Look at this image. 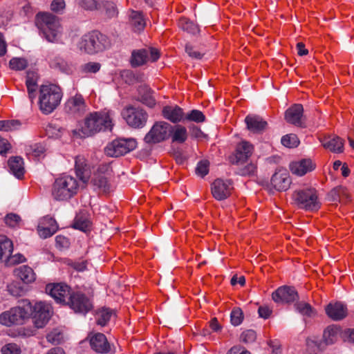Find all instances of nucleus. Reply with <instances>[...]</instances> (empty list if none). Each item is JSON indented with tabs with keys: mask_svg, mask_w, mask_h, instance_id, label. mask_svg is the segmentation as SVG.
Here are the masks:
<instances>
[{
	"mask_svg": "<svg viewBox=\"0 0 354 354\" xmlns=\"http://www.w3.org/2000/svg\"><path fill=\"white\" fill-rule=\"evenodd\" d=\"M113 111L106 109L90 113L79 130L80 136L85 138L101 131L111 130L113 127Z\"/></svg>",
	"mask_w": 354,
	"mask_h": 354,
	"instance_id": "f257e3e1",
	"label": "nucleus"
},
{
	"mask_svg": "<svg viewBox=\"0 0 354 354\" xmlns=\"http://www.w3.org/2000/svg\"><path fill=\"white\" fill-rule=\"evenodd\" d=\"M110 38L98 30H92L84 34L79 42L82 52L88 55H95L111 47Z\"/></svg>",
	"mask_w": 354,
	"mask_h": 354,
	"instance_id": "f03ea898",
	"label": "nucleus"
},
{
	"mask_svg": "<svg viewBox=\"0 0 354 354\" xmlns=\"http://www.w3.org/2000/svg\"><path fill=\"white\" fill-rule=\"evenodd\" d=\"M62 92L59 86L50 84L41 85L39 88V105L44 114L52 113L60 104Z\"/></svg>",
	"mask_w": 354,
	"mask_h": 354,
	"instance_id": "7ed1b4c3",
	"label": "nucleus"
},
{
	"mask_svg": "<svg viewBox=\"0 0 354 354\" xmlns=\"http://www.w3.org/2000/svg\"><path fill=\"white\" fill-rule=\"evenodd\" d=\"M31 302L28 299L19 301L17 306L0 315V324L6 326L24 324L30 317Z\"/></svg>",
	"mask_w": 354,
	"mask_h": 354,
	"instance_id": "20e7f679",
	"label": "nucleus"
},
{
	"mask_svg": "<svg viewBox=\"0 0 354 354\" xmlns=\"http://www.w3.org/2000/svg\"><path fill=\"white\" fill-rule=\"evenodd\" d=\"M79 190L77 180L69 175L57 178L52 186L51 194L56 201H66L75 195Z\"/></svg>",
	"mask_w": 354,
	"mask_h": 354,
	"instance_id": "39448f33",
	"label": "nucleus"
},
{
	"mask_svg": "<svg viewBox=\"0 0 354 354\" xmlns=\"http://www.w3.org/2000/svg\"><path fill=\"white\" fill-rule=\"evenodd\" d=\"M36 25L44 37L50 42L57 41V37L61 32L59 18L50 13H38L36 15Z\"/></svg>",
	"mask_w": 354,
	"mask_h": 354,
	"instance_id": "423d86ee",
	"label": "nucleus"
},
{
	"mask_svg": "<svg viewBox=\"0 0 354 354\" xmlns=\"http://www.w3.org/2000/svg\"><path fill=\"white\" fill-rule=\"evenodd\" d=\"M292 200L300 209L315 211L321 207L316 189L306 187L295 190L292 194Z\"/></svg>",
	"mask_w": 354,
	"mask_h": 354,
	"instance_id": "0eeeda50",
	"label": "nucleus"
},
{
	"mask_svg": "<svg viewBox=\"0 0 354 354\" xmlns=\"http://www.w3.org/2000/svg\"><path fill=\"white\" fill-rule=\"evenodd\" d=\"M113 176V170L109 164L103 163L98 166L92 178V183L100 194H108L112 190L110 179Z\"/></svg>",
	"mask_w": 354,
	"mask_h": 354,
	"instance_id": "6e6552de",
	"label": "nucleus"
},
{
	"mask_svg": "<svg viewBox=\"0 0 354 354\" xmlns=\"http://www.w3.org/2000/svg\"><path fill=\"white\" fill-rule=\"evenodd\" d=\"M173 131V126L165 121L154 123L150 131L145 135L144 140L151 145L165 141L169 138Z\"/></svg>",
	"mask_w": 354,
	"mask_h": 354,
	"instance_id": "1a4fd4ad",
	"label": "nucleus"
},
{
	"mask_svg": "<svg viewBox=\"0 0 354 354\" xmlns=\"http://www.w3.org/2000/svg\"><path fill=\"white\" fill-rule=\"evenodd\" d=\"M160 57V52L156 48L147 47L136 49L131 52L130 64L132 67H139L149 62H156Z\"/></svg>",
	"mask_w": 354,
	"mask_h": 354,
	"instance_id": "9d476101",
	"label": "nucleus"
},
{
	"mask_svg": "<svg viewBox=\"0 0 354 354\" xmlns=\"http://www.w3.org/2000/svg\"><path fill=\"white\" fill-rule=\"evenodd\" d=\"M66 305L75 313L84 315L91 310L93 307L91 297L82 290H73Z\"/></svg>",
	"mask_w": 354,
	"mask_h": 354,
	"instance_id": "9b49d317",
	"label": "nucleus"
},
{
	"mask_svg": "<svg viewBox=\"0 0 354 354\" xmlns=\"http://www.w3.org/2000/svg\"><path fill=\"white\" fill-rule=\"evenodd\" d=\"M51 313V306L45 301H37L34 305L31 304L30 317L32 318L34 326L37 328H42L47 324Z\"/></svg>",
	"mask_w": 354,
	"mask_h": 354,
	"instance_id": "f8f14e48",
	"label": "nucleus"
},
{
	"mask_svg": "<svg viewBox=\"0 0 354 354\" xmlns=\"http://www.w3.org/2000/svg\"><path fill=\"white\" fill-rule=\"evenodd\" d=\"M122 115L129 126L136 129L145 127L148 119V114L145 110L133 106L125 107Z\"/></svg>",
	"mask_w": 354,
	"mask_h": 354,
	"instance_id": "ddd939ff",
	"label": "nucleus"
},
{
	"mask_svg": "<svg viewBox=\"0 0 354 354\" xmlns=\"http://www.w3.org/2000/svg\"><path fill=\"white\" fill-rule=\"evenodd\" d=\"M136 146L137 142L135 139L119 138L114 140L106 147L105 153L109 156L118 157L133 151Z\"/></svg>",
	"mask_w": 354,
	"mask_h": 354,
	"instance_id": "4468645a",
	"label": "nucleus"
},
{
	"mask_svg": "<svg viewBox=\"0 0 354 354\" xmlns=\"http://www.w3.org/2000/svg\"><path fill=\"white\" fill-rule=\"evenodd\" d=\"M254 152V146L248 141H241L235 149L234 152L229 157L232 165H241L245 162Z\"/></svg>",
	"mask_w": 354,
	"mask_h": 354,
	"instance_id": "2eb2a0df",
	"label": "nucleus"
},
{
	"mask_svg": "<svg viewBox=\"0 0 354 354\" xmlns=\"http://www.w3.org/2000/svg\"><path fill=\"white\" fill-rule=\"evenodd\" d=\"M46 290L50 295L58 303L67 304L68 299L73 290L71 288L64 283L48 284L46 287Z\"/></svg>",
	"mask_w": 354,
	"mask_h": 354,
	"instance_id": "dca6fc26",
	"label": "nucleus"
},
{
	"mask_svg": "<svg viewBox=\"0 0 354 354\" xmlns=\"http://www.w3.org/2000/svg\"><path fill=\"white\" fill-rule=\"evenodd\" d=\"M232 190V185L230 180H224L221 178L216 179L211 185V192L213 197L222 201L228 198Z\"/></svg>",
	"mask_w": 354,
	"mask_h": 354,
	"instance_id": "f3484780",
	"label": "nucleus"
},
{
	"mask_svg": "<svg viewBox=\"0 0 354 354\" xmlns=\"http://www.w3.org/2000/svg\"><path fill=\"white\" fill-rule=\"evenodd\" d=\"M272 298L276 303H292L299 299V295L294 287L284 286L273 292Z\"/></svg>",
	"mask_w": 354,
	"mask_h": 354,
	"instance_id": "a211bd4d",
	"label": "nucleus"
},
{
	"mask_svg": "<svg viewBox=\"0 0 354 354\" xmlns=\"http://www.w3.org/2000/svg\"><path fill=\"white\" fill-rule=\"evenodd\" d=\"M87 106L82 95L76 94L70 97L65 104L66 111L74 115H81L86 111Z\"/></svg>",
	"mask_w": 354,
	"mask_h": 354,
	"instance_id": "6ab92c4d",
	"label": "nucleus"
},
{
	"mask_svg": "<svg viewBox=\"0 0 354 354\" xmlns=\"http://www.w3.org/2000/svg\"><path fill=\"white\" fill-rule=\"evenodd\" d=\"M89 343L91 348L99 353H107L111 350L105 335L101 333H91L88 335Z\"/></svg>",
	"mask_w": 354,
	"mask_h": 354,
	"instance_id": "aec40b11",
	"label": "nucleus"
},
{
	"mask_svg": "<svg viewBox=\"0 0 354 354\" xmlns=\"http://www.w3.org/2000/svg\"><path fill=\"white\" fill-rule=\"evenodd\" d=\"M290 184V177L286 170L276 171L271 178V185L279 192L286 191Z\"/></svg>",
	"mask_w": 354,
	"mask_h": 354,
	"instance_id": "412c9836",
	"label": "nucleus"
},
{
	"mask_svg": "<svg viewBox=\"0 0 354 354\" xmlns=\"http://www.w3.org/2000/svg\"><path fill=\"white\" fill-rule=\"evenodd\" d=\"M328 317L334 321L342 320L347 316L348 309L342 302L329 303L325 308Z\"/></svg>",
	"mask_w": 354,
	"mask_h": 354,
	"instance_id": "4be33fe9",
	"label": "nucleus"
},
{
	"mask_svg": "<svg viewBox=\"0 0 354 354\" xmlns=\"http://www.w3.org/2000/svg\"><path fill=\"white\" fill-rule=\"evenodd\" d=\"M322 146L335 153H342L344 149V140L337 136L328 135L319 138Z\"/></svg>",
	"mask_w": 354,
	"mask_h": 354,
	"instance_id": "5701e85b",
	"label": "nucleus"
},
{
	"mask_svg": "<svg viewBox=\"0 0 354 354\" xmlns=\"http://www.w3.org/2000/svg\"><path fill=\"white\" fill-rule=\"evenodd\" d=\"M163 118L173 123L184 121L185 113L183 109L178 105H167L162 109Z\"/></svg>",
	"mask_w": 354,
	"mask_h": 354,
	"instance_id": "b1692460",
	"label": "nucleus"
},
{
	"mask_svg": "<svg viewBox=\"0 0 354 354\" xmlns=\"http://www.w3.org/2000/svg\"><path fill=\"white\" fill-rule=\"evenodd\" d=\"M303 106L300 104H295L286 110L285 119L288 123L301 127L303 124Z\"/></svg>",
	"mask_w": 354,
	"mask_h": 354,
	"instance_id": "393cba45",
	"label": "nucleus"
},
{
	"mask_svg": "<svg viewBox=\"0 0 354 354\" xmlns=\"http://www.w3.org/2000/svg\"><path fill=\"white\" fill-rule=\"evenodd\" d=\"M292 174L302 176L315 169V164L310 159H302L293 162L290 165Z\"/></svg>",
	"mask_w": 354,
	"mask_h": 354,
	"instance_id": "a878e982",
	"label": "nucleus"
},
{
	"mask_svg": "<svg viewBox=\"0 0 354 354\" xmlns=\"http://www.w3.org/2000/svg\"><path fill=\"white\" fill-rule=\"evenodd\" d=\"M129 24L135 32H140L146 26V21L140 11L129 10Z\"/></svg>",
	"mask_w": 354,
	"mask_h": 354,
	"instance_id": "bb28decb",
	"label": "nucleus"
},
{
	"mask_svg": "<svg viewBox=\"0 0 354 354\" xmlns=\"http://www.w3.org/2000/svg\"><path fill=\"white\" fill-rule=\"evenodd\" d=\"M247 128L253 133H260L266 129L268 123L261 117L257 115H248L245 118Z\"/></svg>",
	"mask_w": 354,
	"mask_h": 354,
	"instance_id": "cd10ccee",
	"label": "nucleus"
},
{
	"mask_svg": "<svg viewBox=\"0 0 354 354\" xmlns=\"http://www.w3.org/2000/svg\"><path fill=\"white\" fill-rule=\"evenodd\" d=\"M14 274L17 278L26 284L34 282L36 279L34 270L28 266H21L15 268Z\"/></svg>",
	"mask_w": 354,
	"mask_h": 354,
	"instance_id": "c85d7f7f",
	"label": "nucleus"
},
{
	"mask_svg": "<svg viewBox=\"0 0 354 354\" xmlns=\"http://www.w3.org/2000/svg\"><path fill=\"white\" fill-rule=\"evenodd\" d=\"M10 171L18 178L24 177L25 169L22 158L19 156L10 157L8 161Z\"/></svg>",
	"mask_w": 354,
	"mask_h": 354,
	"instance_id": "c756f323",
	"label": "nucleus"
},
{
	"mask_svg": "<svg viewBox=\"0 0 354 354\" xmlns=\"http://www.w3.org/2000/svg\"><path fill=\"white\" fill-rule=\"evenodd\" d=\"M75 169L76 175L80 178V180H82L83 182L88 180L90 176V171L88 169V166L86 162V160L83 156H76Z\"/></svg>",
	"mask_w": 354,
	"mask_h": 354,
	"instance_id": "7c9ffc66",
	"label": "nucleus"
},
{
	"mask_svg": "<svg viewBox=\"0 0 354 354\" xmlns=\"http://www.w3.org/2000/svg\"><path fill=\"white\" fill-rule=\"evenodd\" d=\"M92 223L86 213H80L76 215L73 227L75 229L87 232L91 230Z\"/></svg>",
	"mask_w": 354,
	"mask_h": 354,
	"instance_id": "2f4dec72",
	"label": "nucleus"
},
{
	"mask_svg": "<svg viewBox=\"0 0 354 354\" xmlns=\"http://www.w3.org/2000/svg\"><path fill=\"white\" fill-rule=\"evenodd\" d=\"M342 330L336 325L328 326L323 333V339L324 342L328 345L335 343L338 337H340Z\"/></svg>",
	"mask_w": 354,
	"mask_h": 354,
	"instance_id": "473e14b6",
	"label": "nucleus"
},
{
	"mask_svg": "<svg viewBox=\"0 0 354 354\" xmlns=\"http://www.w3.org/2000/svg\"><path fill=\"white\" fill-rule=\"evenodd\" d=\"M37 73L34 71H28L26 85L28 90V97L31 102L35 98V92L37 90Z\"/></svg>",
	"mask_w": 354,
	"mask_h": 354,
	"instance_id": "72a5a7b5",
	"label": "nucleus"
},
{
	"mask_svg": "<svg viewBox=\"0 0 354 354\" xmlns=\"http://www.w3.org/2000/svg\"><path fill=\"white\" fill-rule=\"evenodd\" d=\"M138 98L140 102L149 107H153L156 104V100L152 96V91L147 86H140L138 88Z\"/></svg>",
	"mask_w": 354,
	"mask_h": 354,
	"instance_id": "f704fd0d",
	"label": "nucleus"
},
{
	"mask_svg": "<svg viewBox=\"0 0 354 354\" xmlns=\"http://www.w3.org/2000/svg\"><path fill=\"white\" fill-rule=\"evenodd\" d=\"M49 64L51 68L63 73H68L71 71V67L67 62L58 56L49 57Z\"/></svg>",
	"mask_w": 354,
	"mask_h": 354,
	"instance_id": "c9c22d12",
	"label": "nucleus"
},
{
	"mask_svg": "<svg viewBox=\"0 0 354 354\" xmlns=\"http://www.w3.org/2000/svg\"><path fill=\"white\" fill-rule=\"evenodd\" d=\"M13 251L12 242L5 236H0V261L9 257Z\"/></svg>",
	"mask_w": 354,
	"mask_h": 354,
	"instance_id": "e433bc0d",
	"label": "nucleus"
},
{
	"mask_svg": "<svg viewBox=\"0 0 354 354\" xmlns=\"http://www.w3.org/2000/svg\"><path fill=\"white\" fill-rule=\"evenodd\" d=\"M171 136L173 142L183 143L187 139V129L181 125L174 126Z\"/></svg>",
	"mask_w": 354,
	"mask_h": 354,
	"instance_id": "4c0bfd02",
	"label": "nucleus"
},
{
	"mask_svg": "<svg viewBox=\"0 0 354 354\" xmlns=\"http://www.w3.org/2000/svg\"><path fill=\"white\" fill-rule=\"evenodd\" d=\"M113 315V310L107 308L99 309L95 314L96 323L97 325L104 326L107 324Z\"/></svg>",
	"mask_w": 354,
	"mask_h": 354,
	"instance_id": "58836bf2",
	"label": "nucleus"
},
{
	"mask_svg": "<svg viewBox=\"0 0 354 354\" xmlns=\"http://www.w3.org/2000/svg\"><path fill=\"white\" fill-rule=\"evenodd\" d=\"M330 201L341 202L348 198L347 189L342 186L333 188L328 194Z\"/></svg>",
	"mask_w": 354,
	"mask_h": 354,
	"instance_id": "ea45409f",
	"label": "nucleus"
},
{
	"mask_svg": "<svg viewBox=\"0 0 354 354\" xmlns=\"http://www.w3.org/2000/svg\"><path fill=\"white\" fill-rule=\"evenodd\" d=\"M295 307L297 312L308 317H315L317 314L315 309L310 304L305 301L297 302Z\"/></svg>",
	"mask_w": 354,
	"mask_h": 354,
	"instance_id": "a19ab883",
	"label": "nucleus"
},
{
	"mask_svg": "<svg viewBox=\"0 0 354 354\" xmlns=\"http://www.w3.org/2000/svg\"><path fill=\"white\" fill-rule=\"evenodd\" d=\"M45 148L41 144H34L26 147V154L32 158H39L44 156Z\"/></svg>",
	"mask_w": 354,
	"mask_h": 354,
	"instance_id": "79ce46f5",
	"label": "nucleus"
},
{
	"mask_svg": "<svg viewBox=\"0 0 354 354\" xmlns=\"http://www.w3.org/2000/svg\"><path fill=\"white\" fill-rule=\"evenodd\" d=\"M206 120L205 115L199 110L194 109L187 113H185L184 121L194 122L196 123L204 122Z\"/></svg>",
	"mask_w": 354,
	"mask_h": 354,
	"instance_id": "37998d69",
	"label": "nucleus"
},
{
	"mask_svg": "<svg viewBox=\"0 0 354 354\" xmlns=\"http://www.w3.org/2000/svg\"><path fill=\"white\" fill-rule=\"evenodd\" d=\"M244 319V314L242 309L239 307L232 308L230 313V322L234 326H239Z\"/></svg>",
	"mask_w": 354,
	"mask_h": 354,
	"instance_id": "c03bdc74",
	"label": "nucleus"
},
{
	"mask_svg": "<svg viewBox=\"0 0 354 354\" xmlns=\"http://www.w3.org/2000/svg\"><path fill=\"white\" fill-rule=\"evenodd\" d=\"M281 144L286 147L293 148L298 146L299 140L296 134L290 133L282 137Z\"/></svg>",
	"mask_w": 354,
	"mask_h": 354,
	"instance_id": "a18cd8bd",
	"label": "nucleus"
},
{
	"mask_svg": "<svg viewBox=\"0 0 354 354\" xmlns=\"http://www.w3.org/2000/svg\"><path fill=\"white\" fill-rule=\"evenodd\" d=\"M178 26L187 32L194 34L198 31V27L188 19L182 17L178 21Z\"/></svg>",
	"mask_w": 354,
	"mask_h": 354,
	"instance_id": "49530a36",
	"label": "nucleus"
},
{
	"mask_svg": "<svg viewBox=\"0 0 354 354\" xmlns=\"http://www.w3.org/2000/svg\"><path fill=\"white\" fill-rule=\"evenodd\" d=\"M21 126V123L18 120H1L0 131H10L17 130Z\"/></svg>",
	"mask_w": 354,
	"mask_h": 354,
	"instance_id": "de8ad7c7",
	"label": "nucleus"
},
{
	"mask_svg": "<svg viewBox=\"0 0 354 354\" xmlns=\"http://www.w3.org/2000/svg\"><path fill=\"white\" fill-rule=\"evenodd\" d=\"M101 68V64L98 62H90L81 66L80 70L82 73H96Z\"/></svg>",
	"mask_w": 354,
	"mask_h": 354,
	"instance_id": "09e8293b",
	"label": "nucleus"
},
{
	"mask_svg": "<svg viewBox=\"0 0 354 354\" xmlns=\"http://www.w3.org/2000/svg\"><path fill=\"white\" fill-rule=\"evenodd\" d=\"M9 65L12 70L22 71L27 67L28 62L24 58L13 57L10 60Z\"/></svg>",
	"mask_w": 354,
	"mask_h": 354,
	"instance_id": "8fccbe9b",
	"label": "nucleus"
},
{
	"mask_svg": "<svg viewBox=\"0 0 354 354\" xmlns=\"http://www.w3.org/2000/svg\"><path fill=\"white\" fill-rule=\"evenodd\" d=\"M37 230L40 237L46 239L51 236L56 232V227L55 225L53 227H48L47 225H41L39 222Z\"/></svg>",
	"mask_w": 354,
	"mask_h": 354,
	"instance_id": "3c124183",
	"label": "nucleus"
},
{
	"mask_svg": "<svg viewBox=\"0 0 354 354\" xmlns=\"http://www.w3.org/2000/svg\"><path fill=\"white\" fill-rule=\"evenodd\" d=\"M340 338L344 343L354 345V328H348L342 330L340 333Z\"/></svg>",
	"mask_w": 354,
	"mask_h": 354,
	"instance_id": "603ef678",
	"label": "nucleus"
},
{
	"mask_svg": "<svg viewBox=\"0 0 354 354\" xmlns=\"http://www.w3.org/2000/svg\"><path fill=\"white\" fill-rule=\"evenodd\" d=\"M4 221L8 227H17L20 225L21 219L19 215L10 213L6 216Z\"/></svg>",
	"mask_w": 354,
	"mask_h": 354,
	"instance_id": "864d4df0",
	"label": "nucleus"
},
{
	"mask_svg": "<svg viewBox=\"0 0 354 354\" xmlns=\"http://www.w3.org/2000/svg\"><path fill=\"white\" fill-rule=\"evenodd\" d=\"M257 167L254 162H250L239 169L241 176H254L257 173Z\"/></svg>",
	"mask_w": 354,
	"mask_h": 354,
	"instance_id": "5fc2aeb1",
	"label": "nucleus"
},
{
	"mask_svg": "<svg viewBox=\"0 0 354 354\" xmlns=\"http://www.w3.org/2000/svg\"><path fill=\"white\" fill-rule=\"evenodd\" d=\"M257 339V333L253 330H246L243 331L241 336L240 340L241 342L245 344H251L255 342Z\"/></svg>",
	"mask_w": 354,
	"mask_h": 354,
	"instance_id": "6e6d98bb",
	"label": "nucleus"
},
{
	"mask_svg": "<svg viewBox=\"0 0 354 354\" xmlns=\"http://www.w3.org/2000/svg\"><path fill=\"white\" fill-rule=\"evenodd\" d=\"M2 354H21L20 347L15 343H9L1 348Z\"/></svg>",
	"mask_w": 354,
	"mask_h": 354,
	"instance_id": "4d7b16f0",
	"label": "nucleus"
},
{
	"mask_svg": "<svg viewBox=\"0 0 354 354\" xmlns=\"http://www.w3.org/2000/svg\"><path fill=\"white\" fill-rule=\"evenodd\" d=\"M78 5L85 10H93L97 9V0H77Z\"/></svg>",
	"mask_w": 354,
	"mask_h": 354,
	"instance_id": "13d9d810",
	"label": "nucleus"
},
{
	"mask_svg": "<svg viewBox=\"0 0 354 354\" xmlns=\"http://www.w3.org/2000/svg\"><path fill=\"white\" fill-rule=\"evenodd\" d=\"M209 162L207 160L200 161L196 167V172L201 177H204L209 172Z\"/></svg>",
	"mask_w": 354,
	"mask_h": 354,
	"instance_id": "bf43d9fd",
	"label": "nucleus"
},
{
	"mask_svg": "<svg viewBox=\"0 0 354 354\" xmlns=\"http://www.w3.org/2000/svg\"><path fill=\"white\" fill-rule=\"evenodd\" d=\"M26 261V258L21 254H17L15 255H10L8 257L5 261L9 266L15 265L17 263H23Z\"/></svg>",
	"mask_w": 354,
	"mask_h": 354,
	"instance_id": "052dcab7",
	"label": "nucleus"
},
{
	"mask_svg": "<svg viewBox=\"0 0 354 354\" xmlns=\"http://www.w3.org/2000/svg\"><path fill=\"white\" fill-rule=\"evenodd\" d=\"M62 338V334L57 330L51 331L46 335L47 341L53 344H59Z\"/></svg>",
	"mask_w": 354,
	"mask_h": 354,
	"instance_id": "680f3d73",
	"label": "nucleus"
},
{
	"mask_svg": "<svg viewBox=\"0 0 354 354\" xmlns=\"http://www.w3.org/2000/svg\"><path fill=\"white\" fill-rule=\"evenodd\" d=\"M68 265L75 270L82 272L86 269L87 261L84 260L71 261Z\"/></svg>",
	"mask_w": 354,
	"mask_h": 354,
	"instance_id": "e2e57ef3",
	"label": "nucleus"
},
{
	"mask_svg": "<svg viewBox=\"0 0 354 354\" xmlns=\"http://www.w3.org/2000/svg\"><path fill=\"white\" fill-rule=\"evenodd\" d=\"M185 51L189 57L196 59H201L203 54L198 51L194 46L187 44L185 46Z\"/></svg>",
	"mask_w": 354,
	"mask_h": 354,
	"instance_id": "0e129e2a",
	"label": "nucleus"
},
{
	"mask_svg": "<svg viewBox=\"0 0 354 354\" xmlns=\"http://www.w3.org/2000/svg\"><path fill=\"white\" fill-rule=\"evenodd\" d=\"M64 0H53L50 4V8L55 12L62 11L65 8Z\"/></svg>",
	"mask_w": 354,
	"mask_h": 354,
	"instance_id": "69168bd1",
	"label": "nucleus"
},
{
	"mask_svg": "<svg viewBox=\"0 0 354 354\" xmlns=\"http://www.w3.org/2000/svg\"><path fill=\"white\" fill-rule=\"evenodd\" d=\"M272 309L268 306L264 305L259 307L258 313L260 317L268 319L272 314Z\"/></svg>",
	"mask_w": 354,
	"mask_h": 354,
	"instance_id": "338daca9",
	"label": "nucleus"
},
{
	"mask_svg": "<svg viewBox=\"0 0 354 354\" xmlns=\"http://www.w3.org/2000/svg\"><path fill=\"white\" fill-rule=\"evenodd\" d=\"M227 354H251L244 347L236 345L232 346L227 352Z\"/></svg>",
	"mask_w": 354,
	"mask_h": 354,
	"instance_id": "774afa93",
	"label": "nucleus"
}]
</instances>
